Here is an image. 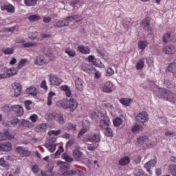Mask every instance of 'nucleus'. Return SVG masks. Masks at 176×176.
I'll list each match as a JSON object with an SVG mask.
<instances>
[{"instance_id": "a18cd8bd", "label": "nucleus", "mask_w": 176, "mask_h": 176, "mask_svg": "<svg viewBox=\"0 0 176 176\" xmlns=\"http://www.w3.org/2000/svg\"><path fill=\"white\" fill-rule=\"evenodd\" d=\"M62 159H63V160H65V162H67L68 163H71V162L74 161V158H72V157L67 153L63 154Z\"/></svg>"}, {"instance_id": "6e6d98bb", "label": "nucleus", "mask_w": 176, "mask_h": 176, "mask_svg": "<svg viewBox=\"0 0 176 176\" xmlns=\"http://www.w3.org/2000/svg\"><path fill=\"white\" fill-rule=\"evenodd\" d=\"M3 53H4V54H13V52H14V49L13 48H3L2 50Z\"/></svg>"}, {"instance_id": "a878e982", "label": "nucleus", "mask_w": 176, "mask_h": 176, "mask_svg": "<svg viewBox=\"0 0 176 176\" xmlns=\"http://www.w3.org/2000/svg\"><path fill=\"white\" fill-rule=\"evenodd\" d=\"M120 102L125 107H130L133 104V100L123 98L120 100Z\"/></svg>"}, {"instance_id": "7ed1b4c3", "label": "nucleus", "mask_w": 176, "mask_h": 176, "mask_svg": "<svg viewBox=\"0 0 176 176\" xmlns=\"http://www.w3.org/2000/svg\"><path fill=\"white\" fill-rule=\"evenodd\" d=\"M135 120L138 123H146L149 120V116L148 113L145 111H142L137 114L135 116Z\"/></svg>"}, {"instance_id": "5fc2aeb1", "label": "nucleus", "mask_w": 176, "mask_h": 176, "mask_svg": "<svg viewBox=\"0 0 176 176\" xmlns=\"http://www.w3.org/2000/svg\"><path fill=\"white\" fill-rule=\"evenodd\" d=\"M26 6H35L36 0H24Z\"/></svg>"}, {"instance_id": "72a5a7b5", "label": "nucleus", "mask_w": 176, "mask_h": 176, "mask_svg": "<svg viewBox=\"0 0 176 176\" xmlns=\"http://www.w3.org/2000/svg\"><path fill=\"white\" fill-rule=\"evenodd\" d=\"M57 165L59 166L61 170H68V168H69V164L62 161H58Z\"/></svg>"}, {"instance_id": "37998d69", "label": "nucleus", "mask_w": 176, "mask_h": 176, "mask_svg": "<svg viewBox=\"0 0 176 176\" xmlns=\"http://www.w3.org/2000/svg\"><path fill=\"white\" fill-rule=\"evenodd\" d=\"M144 64H145V61L144 60V59H140L136 63V65H135L136 69H142V68H144Z\"/></svg>"}, {"instance_id": "f03ea898", "label": "nucleus", "mask_w": 176, "mask_h": 176, "mask_svg": "<svg viewBox=\"0 0 176 176\" xmlns=\"http://www.w3.org/2000/svg\"><path fill=\"white\" fill-rule=\"evenodd\" d=\"M158 91L160 94L161 98L166 100V101H169V102L170 104H173V105H176V95L175 94L163 88H159Z\"/></svg>"}, {"instance_id": "a19ab883", "label": "nucleus", "mask_w": 176, "mask_h": 176, "mask_svg": "<svg viewBox=\"0 0 176 176\" xmlns=\"http://www.w3.org/2000/svg\"><path fill=\"white\" fill-rule=\"evenodd\" d=\"M138 46L139 49H140L141 50H144V49H145L146 47V46H148V41H140L138 42Z\"/></svg>"}, {"instance_id": "9d476101", "label": "nucleus", "mask_w": 176, "mask_h": 176, "mask_svg": "<svg viewBox=\"0 0 176 176\" xmlns=\"http://www.w3.org/2000/svg\"><path fill=\"white\" fill-rule=\"evenodd\" d=\"M109 124H111V120H109V118L107 116H104L100 120L99 126L102 130H104V129H107Z\"/></svg>"}, {"instance_id": "f3484780", "label": "nucleus", "mask_w": 176, "mask_h": 176, "mask_svg": "<svg viewBox=\"0 0 176 176\" xmlns=\"http://www.w3.org/2000/svg\"><path fill=\"white\" fill-rule=\"evenodd\" d=\"M16 151L18 153H19L20 156H21V157H25L27 156H30V155H31V151H28V150H25L21 147H17L16 148Z\"/></svg>"}, {"instance_id": "c85d7f7f", "label": "nucleus", "mask_w": 176, "mask_h": 176, "mask_svg": "<svg viewBox=\"0 0 176 176\" xmlns=\"http://www.w3.org/2000/svg\"><path fill=\"white\" fill-rule=\"evenodd\" d=\"M5 72L6 75H7V78H9L10 76H13V75H16V74H17V69L14 67H11L7 69Z\"/></svg>"}, {"instance_id": "bb28decb", "label": "nucleus", "mask_w": 176, "mask_h": 176, "mask_svg": "<svg viewBox=\"0 0 176 176\" xmlns=\"http://www.w3.org/2000/svg\"><path fill=\"white\" fill-rule=\"evenodd\" d=\"M144 130V126L142 124H136L132 126V133H140Z\"/></svg>"}, {"instance_id": "393cba45", "label": "nucleus", "mask_w": 176, "mask_h": 176, "mask_svg": "<svg viewBox=\"0 0 176 176\" xmlns=\"http://www.w3.org/2000/svg\"><path fill=\"white\" fill-rule=\"evenodd\" d=\"M65 53L70 58L75 57L76 56V51L71 47L65 48Z\"/></svg>"}, {"instance_id": "473e14b6", "label": "nucleus", "mask_w": 176, "mask_h": 176, "mask_svg": "<svg viewBox=\"0 0 176 176\" xmlns=\"http://www.w3.org/2000/svg\"><path fill=\"white\" fill-rule=\"evenodd\" d=\"M150 21L148 18L144 19L142 21V27L144 28V30H145L146 31H150L151 30V25L149 24Z\"/></svg>"}, {"instance_id": "09e8293b", "label": "nucleus", "mask_w": 176, "mask_h": 176, "mask_svg": "<svg viewBox=\"0 0 176 176\" xmlns=\"http://www.w3.org/2000/svg\"><path fill=\"white\" fill-rule=\"evenodd\" d=\"M104 135H107V137H113V132L112 131V129L109 127L104 128Z\"/></svg>"}, {"instance_id": "de8ad7c7", "label": "nucleus", "mask_w": 176, "mask_h": 176, "mask_svg": "<svg viewBox=\"0 0 176 176\" xmlns=\"http://www.w3.org/2000/svg\"><path fill=\"white\" fill-rule=\"evenodd\" d=\"M90 66L87 64V63H82L81 64V69H82V71H85V72H87V74H90Z\"/></svg>"}, {"instance_id": "1a4fd4ad", "label": "nucleus", "mask_w": 176, "mask_h": 176, "mask_svg": "<svg viewBox=\"0 0 176 176\" xmlns=\"http://www.w3.org/2000/svg\"><path fill=\"white\" fill-rule=\"evenodd\" d=\"M14 135L10 134L9 131L6 130L3 133H0V141H6V140H13Z\"/></svg>"}, {"instance_id": "4468645a", "label": "nucleus", "mask_w": 176, "mask_h": 176, "mask_svg": "<svg viewBox=\"0 0 176 176\" xmlns=\"http://www.w3.org/2000/svg\"><path fill=\"white\" fill-rule=\"evenodd\" d=\"M80 20H82V18L78 15L70 16L65 19L67 27L71 24V23H74V21H80Z\"/></svg>"}, {"instance_id": "864d4df0", "label": "nucleus", "mask_w": 176, "mask_h": 176, "mask_svg": "<svg viewBox=\"0 0 176 176\" xmlns=\"http://www.w3.org/2000/svg\"><path fill=\"white\" fill-rule=\"evenodd\" d=\"M55 119L60 124H64V117L61 114H56Z\"/></svg>"}, {"instance_id": "49530a36", "label": "nucleus", "mask_w": 176, "mask_h": 176, "mask_svg": "<svg viewBox=\"0 0 176 176\" xmlns=\"http://www.w3.org/2000/svg\"><path fill=\"white\" fill-rule=\"evenodd\" d=\"M140 87H142V89H152L153 87H157V85H155L153 82H150L147 87L144 84H141Z\"/></svg>"}, {"instance_id": "4be33fe9", "label": "nucleus", "mask_w": 176, "mask_h": 176, "mask_svg": "<svg viewBox=\"0 0 176 176\" xmlns=\"http://www.w3.org/2000/svg\"><path fill=\"white\" fill-rule=\"evenodd\" d=\"M54 26L57 27L58 28H61V27H67L65 19H64L63 20H55V21L54 22Z\"/></svg>"}, {"instance_id": "680f3d73", "label": "nucleus", "mask_w": 176, "mask_h": 176, "mask_svg": "<svg viewBox=\"0 0 176 176\" xmlns=\"http://www.w3.org/2000/svg\"><path fill=\"white\" fill-rule=\"evenodd\" d=\"M32 171L34 174H37L39 173V166L38 164H34L32 166Z\"/></svg>"}, {"instance_id": "f704fd0d", "label": "nucleus", "mask_w": 176, "mask_h": 176, "mask_svg": "<svg viewBox=\"0 0 176 176\" xmlns=\"http://www.w3.org/2000/svg\"><path fill=\"white\" fill-rule=\"evenodd\" d=\"M9 160L10 159V156L5 157V158L0 159V166L2 167H9V163L5 160Z\"/></svg>"}, {"instance_id": "c03bdc74", "label": "nucleus", "mask_w": 176, "mask_h": 176, "mask_svg": "<svg viewBox=\"0 0 176 176\" xmlns=\"http://www.w3.org/2000/svg\"><path fill=\"white\" fill-rule=\"evenodd\" d=\"M45 148H47L49 152H51V153H53V152L56 151V146H57V144H45Z\"/></svg>"}, {"instance_id": "6e6552de", "label": "nucleus", "mask_w": 176, "mask_h": 176, "mask_svg": "<svg viewBox=\"0 0 176 176\" xmlns=\"http://www.w3.org/2000/svg\"><path fill=\"white\" fill-rule=\"evenodd\" d=\"M34 63L36 65H45V64H47V60L43 55H38L35 56Z\"/></svg>"}, {"instance_id": "052dcab7", "label": "nucleus", "mask_w": 176, "mask_h": 176, "mask_svg": "<svg viewBox=\"0 0 176 176\" xmlns=\"http://www.w3.org/2000/svg\"><path fill=\"white\" fill-rule=\"evenodd\" d=\"M88 130H90L89 128H85V126H82V128L80 130L78 137H82L83 134H85V133H87Z\"/></svg>"}, {"instance_id": "13d9d810", "label": "nucleus", "mask_w": 176, "mask_h": 176, "mask_svg": "<svg viewBox=\"0 0 176 176\" xmlns=\"http://www.w3.org/2000/svg\"><path fill=\"white\" fill-rule=\"evenodd\" d=\"M76 174V170H66L63 173V176H73Z\"/></svg>"}, {"instance_id": "5701e85b", "label": "nucleus", "mask_w": 176, "mask_h": 176, "mask_svg": "<svg viewBox=\"0 0 176 176\" xmlns=\"http://www.w3.org/2000/svg\"><path fill=\"white\" fill-rule=\"evenodd\" d=\"M130 157L128 156H124L119 160L118 163L120 166H127L130 164Z\"/></svg>"}, {"instance_id": "9b49d317", "label": "nucleus", "mask_w": 176, "mask_h": 176, "mask_svg": "<svg viewBox=\"0 0 176 176\" xmlns=\"http://www.w3.org/2000/svg\"><path fill=\"white\" fill-rule=\"evenodd\" d=\"M87 60L89 61V63H91L96 67H99V68H104V65H102V63H101V61L98 60L97 62L96 60V58L93 55L88 56Z\"/></svg>"}, {"instance_id": "603ef678", "label": "nucleus", "mask_w": 176, "mask_h": 176, "mask_svg": "<svg viewBox=\"0 0 176 176\" xmlns=\"http://www.w3.org/2000/svg\"><path fill=\"white\" fill-rule=\"evenodd\" d=\"M169 173L173 176H176V165L172 164L169 166Z\"/></svg>"}, {"instance_id": "0eeeda50", "label": "nucleus", "mask_w": 176, "mask_h": 176, "mask_svg": "<svg viewBox=\"0 0 176 176\" xmlns=\"http://www.w3.org/2000/svg\"><path fill=\"white\" fill-rule=\"evenodd\" d=\"M50 83L52 86H60V83H63V80L57 76L50 75Z\"/></svg>"}, {"instance_id": "bf43d9fd", "label": "nucleus", "mask_w": 176, "mask_h": 176, "mask_svg": "<svg viewBox=\"0 0 176 176\" xmlns=\"http://www.w3.org/2000/svg\"><path fill=\"white\" fill-rule=\"evenodd\" d=\"M134 175L135 176H142L144 175V171L142 169H140L139 168H135L134 170Z\"/></svg>"}, {"instance_id": "4c0bfd02", "label": "nucleus", "mask_w": 176, "mask_h": 176, "mask_svg": "<svg viewBox=\"0 0 176 176\" xmlns=\"http://www.w3.org/2000/svg\"><path fill=\"white\" fill-rule=\"evenodd\" d=\"M123 123V120L122 118L117 117L113 120V124L115 127H119Z\"/></svg>"}, {"instance_id": "412c9836", "label": "nucleus", "mask_w": 176, "mask_h": 176, "mask_svg": "<svg viewBox=\"0 0 176 176\" xmlns=\"http://www.w3.org/2000/svg\"><path fill=\"white\" fill-rule=\"evenodd\" d=\"M78 52L82 53V54H90V48L87 46L85 45H79L77 47Z\"/></svg>"}, {"instance_id": "2eb2a0df", "label": "nucleus", "mask_w": 176, "mask_h": 176, "mask_svg": "<svg viewBox=\"0 0 176 176\" xmlns=\"http://www.w3.org/2000/svg\"><path fill=\"white\" fill-rule=\"evenodd\" d=\"M163 52H164L166 54H174V53L176 52L175 45H166L163 48Z\"/></svg>"}, {"instance_id": "f257e3e1", "label": "nucleus", "mask_w": 176, "mask_h": 176, "mask_svg": "<svg viewBox=\"0 0 176 176\" xmlns=\"http://www.w3.org/2000/svg\"><path fill=\"white\" fill-rule=\"evenodd\" d=\"M59 104L63 109H68L69 112H75L78 108V102L72 98L69 100L63 99L59 102Z\"/></svg>"}, {"instance_id": "69168bd1", "label": "nucleus", "mask_w": 176, "mask_h": 176, "mask_svg": "<svg viewBox=\"0 0 176 176\" xmlns=\"http://www.w3.org/2000/svg\"><path fill=\"white\" fill-rule=\"evenodd\" d=\"M47 119L48 120H53V119H56V114L55 113H49L47 114Z\"/></svg>"}, {"instance_id": "aec40b11", "label": "nucleus", "mask_w": 176, "mask_h": 176, "mask_svg": "<svg viewBox=\"0 0 176 176\" xmlns=\"http://www.w3.org/2000/svg\"><path fill=\"white\" fill-rule=\"evenodd\" d=\"M75 82V86L76 89L78 90V91H83V80L79 78H76L74 80Z\"/></svg>"}, {"instance_id": "8fccbe9b", "label": "nucleus", "mask_w": 176, "mask_h": 176, "mask_svg": "<svg viewBox=\"0 0 176 176\" xmlns=\"http://www.w3.org/2000/svg\"><path fill=\"white\" fill-rule=\"evenodd\" d=\"M82 127H85L87 129H90V122H89V120H87V118H84L82 120Z\"/></svg>"}, {"instance_id": "7c9ffc66", "label": "nucleus", "mask_w": 176, "mask_h": 176, "mask_svg": "<svg viewBox=\"0 0 176 176\" xmlns=\"http://www.w3.org/2000/svg\"><path fill=\"white\" fill-rule=\"evenodd\" d=\"M26 93L29 96H32V97H36V88H35V87H30L26 89Z\"/></svg>"}, {"instance_id": "338daca9", "label": "nucleus", "mask_w": 176, "mask_h": 176, "mask_svg": "<svg viewBox=\"0 0 176 176\" xmlns=\"http://www.w3.org/2000/svg\"><path fill=\"white\" fill-rule=\"evenodd\" d=\"M29 119L33 122L35 123L38 120V115L36 114H33L30 116Z\"/></svg>"}, {"instance_id": "ea45409f", "label": "nucleus", "mask_w": 176, "mask_h": 176, "mask_svg": "<svg viewBox=\"0 0 176 176\" xmlns=\"http://www.w3.org/2000/svg\"><path fill=\"white\" fill-rule=\"evenodd\" d=\"M28 20L32 23H35V21H38V20H41V17L38 14L30 15L28 16Z\"/></svg>"}, {"instance_id": "6ab92c4d", "label": "nucleus", "mask_w": 176, "mask_h": 176, "mask_svg": "<svg viewBox=\"0 0 176 176\" xmlns=\"http://www.w3.org/2000/svg\"><path fill=\"white\" fill-rule=\"evenodd\" d=\"M73 156L77 162H80L83 157V153L78 148H76L73 151Z\"/></svg>"}, {"instance_id": "4d7b16f0", "label": "nucleus", "mask_w": 176, "mask_h": 176, "mask_svg": "<svg viewBox=\"0 0 176 176\" xmlns=\"http://www.w3.org/2000/svg\"><path fill=\"white\" fill-rule=\"evenodd\" d=\"M61 134V130L58 129L57 131L52 130L48 132V135H60Z\"/></svg>"}, {"instance_id": "2f4dec72", "label": "nucleus", "mask_w": 176, "mask_h": 176, "mask_svg": "<svg viewBox=\"0 0 176 176\" xmlns=\"http://www.w3.org/2000/svg\"><path fill=\"white\" fill-rule=\"evenodd\" d=\"M167 69L168 72H172L173 74L176 75V63H170L168 65Z\"/></svg>"}, {"instance_id": "423d86ee", "label": "nucleus", "mask_w": 176, "mask_h": 176, "mask_svg": "<svg viewBox=\"0 0 176 176\" xmlns=\"http://www.w3.org/2000/svg\"><path fill=\"white\" fill-rule=\"evenodd\" d=\"M113 87V83L111 81H107L104 84H102L100 87V89L104 93H112V88Z\"/></svg>"}, {"instance_id": "c9c22d12", "label": "nucleus", "mask_w": 176, "mask_h": 176, "mask_svg": "<svg viewBox=\"0 0 176 176\" xmlns=\"http://www.w3.org/2000/svg\"><path fill=\"white\" fill-rule=\"evenodd\" d=\"M43 52L50 58V60H54V55L53 54V53H52L49 47H45L43 50Z\"/></svg>"}, {"instance_id": "20e7f679", "label": "nucleus", "mask_w": 176, "mask_h": 176, "mask_svg": "<svg viewBox=\"0 0 176 176\" xmlns=\"http://www.w3.org/2000/svg\"><path fill=\"white\" fill-rule=\"evenodd\" d=\"M12 88L14 90V97H19L21 94L23 87L20 82H14L12 84Z\"/></svg>"}, {"instance_id": "3c124183", "label": "nucleus", "mask_w": 176, "mask_h": 176, "mask_svg": "<svg viewBox=\"0 0 176 176\" xmlns=\"http://www.w3.org/2000/svg\"><path fill=\"white\" fill-rule=\"evenodd\" d=\"M56 141H57V139L54 137H51L46 142L45 145H57V144H55Z\"/></svg>"}, {"instance_id": "e433bc0d", "label": "nucleus", "mask_w": 176, "mask_h": 176, "mask_svg": "<svg viewBox=\"0 0 176 176\" xmlns=\"http://www.w3.org/2000/svg\"><path fill=\"white\" fill-rule=\"evenodd\" d=\"M100 57L103 60H108V52H105L104 50H98Z\"/></svg>"}, {"instance_id": "f8f14e48", "label": "nucleus", "mask_w": 176, "mask_h": 176, "mask_svg": "<svg viewBox=\"0 0 176 176\" xmlns=\"http://www.w3.org/2000/svg\"><path fill=\"white\" fill-rule=\"evenodd\" d=\"M176 41V34L174 33H167L163 36V42L167 43V42H175Z\"/></svg>"}, {"instance_id": "cd10ccee", "label": "nucleus", "mask_w": 176, "mask_h": 176, "mask_svg": "<svg viewBox=\"0 0 176 176\" xmlns=\"http://www.w3.org/2000/svg\"><path fill=\"white\" fill-rule=\"evenodd\" d=\"M47 129V125L46 124H40L37 125L35 130L37 133H42V131H46Z\"/></svg>"}, {"instance_id": "c756f323", "label": "nucleus", "mask_w": 176, "mask_h": 176, "mask_svg": "<svg viewBox=\"0 0 176 176\" xmlns=\"http://www.w3.org/2000/svg\"><path fill=\"white\" fill-rule=\"evenodd\" d=\"M60 89L62 90V91H65V95L67 97H71L72 92L71 91V89L68 87V85L61 86Z\"/></svg>"}, {"instance_id": "58836bf2", "label": "nucleus", "mask_w": 176, "mask_h": 176, "mask_svg": "<svg viewBox=\"0 0 176 176\" xmlns=\"http://www.w3.org/2000/svg\"><path fill=\"white\" fill-rule=\"evenodd\" d=\"M27 61H28V59L27 58L21 59L19 60V62L18 63V66L16 67V68L18 69H20L21 68H23V67H24Z\"/></svg>"}, {"instance_id": "e2e57ef3", "label": "nucleus", "mask_w": 176, "mask_h": 176, "mask_svg": "<svg viewBox=\"0 0 176 176\" xmlns=\"http://www.w3.org/2000/svg\"><path fill=\"white\" fill-rule=\"evenodd\" d=\"M36 46V43H25L22 45L23 47H34Z\"/></svg>"}, {"instance_id": "774afa93", "label": "nucleus", "mask_w": 176, "mask_h": 176, "mask_svg": "<svg viewBox=\"0 0 176 176\" xmlns=\"http://www.w3.org/2000/svg\"><path fill=\"white\" fill-rule=\"evenodd\" d=\"M41 175L42 176H54V174L52 170H50V171H47L46 173L41 172Z\"/></svg>"}, {"instance_id": "dca6fc26", "label": "nucleus", "mask_w": 176, "mask_h": 176, "mask_svg": "<svg viewBox=\"0 0 176 176\" xmlns=\"http://www.w3.org/2000/svg\"><path fill=\"white\" fill-rule=\"evenodd\" d=\"M12 109L15 112L16 116H23L24 115V109L20 105L12 106Z\"/></svg>"}, {"instance_id": "0e129e2a", "label": "nucleus", "mask_w": 176, "mask_h": 176, "mask_svg": "<svg viewBox=\"0 0 176 176\" xmlns=\"http://www.w3.org/2000/svg\"><path fill=\"white\" fill-rule=\"evenodd\" d=\"M67 130H73V131H75L76 130V124L69 123L67 126Z\"/></svg>"}, {"instance_id": "a211bd4d", "label": "nucleus", "mask_w": 176, "mask_h": 176, "mask_svg": "<svg viewBox=\"0 0 176 176\" xmlns=\"http://www.w3.org/2000/svg\"><path fill=\"white\" fill-rule=\"evenodd\" d=\"M1 10H6L8 13H14V6L12 4H3L1 5Z\"/></svg>"}, {"instance_id": "b1692460", "label": "nucleus", "mask_w": 176, "mask_h": 176, "mask_svg": "<svg viewBox=\"0 0 176 176\" xmlns=\"http://www.w3.org/2000/svg\"><path fill=\"white\" fill-rule=\"evenodd\" d=\"M1 151H3L4 152L12 151V143L9 142L1 143Z\"/></svg>"}, {"instance_id": "ddd939ff", "label": "nucleus", "mask_w": 176, "mask_h": 176, "mask_svg": "<svg viewBox=\"0 0 176 176\" xmlns=\"http://www.w3.org/2000/svg\"><path fill=\"white\" fill-rule=\"evenodd\" d=\"M157 163V161L156 160V159H153L146 162L144 164V168H146L147 173H151V168H152V167H155Z\"/></svg>"}, {"instance_id": "79ce46f5", "label": "nucleus", "mask_w": 176, "mask_h": 176, "mask_svg": "<svg viewBox=\"0 0 176 176\" xmlns=\"http://www.w3.org/2000/svg\"><path fill=\"white\" fill-rule=\"evenodd\" d=\"M21 124L23 127H28V129H31V127H32V126H34L31 124V122H30L27 120H22Z\"/></svg>"}, {"instance_id": "39448f33", "label": "nucleus", "mask_w": 176, "mask_h": 176, "mask_svg": "<svg viewBox=\"0 0 176 176\" xmlns=\"http://www.w3.org/2000/svg\"><path fill=\"white\" fill-rule=\"evenodd\" d=\"M101 140V135L100 133H94L93 137H89L88 138L84 139L83 142L87 144V142H100Z\"/></svg>"}]
</instances>
